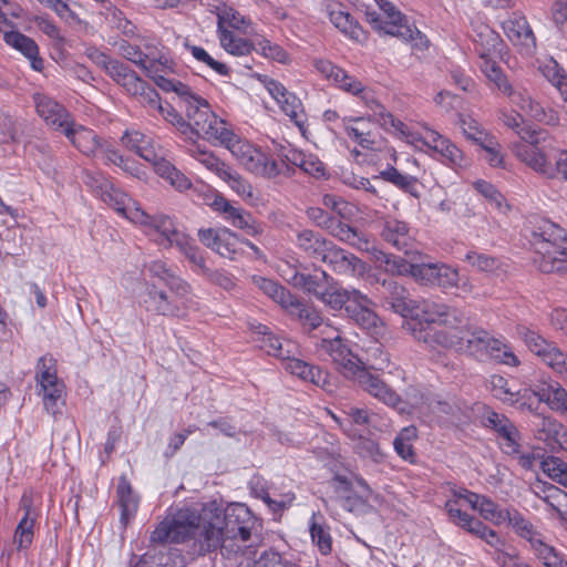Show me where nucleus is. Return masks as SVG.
Wrapping results in <instances>:
<instances>
[{"label": "nucleus", "instance_id": "11", "mask_svg": "<svg viewBox=\"0 0 567 567\" xmlns=\"http://www.w3.org/2000/svg\"><path fill=\"white\" fill-rule=\"evenodd\" d=\"M35 378L43 391L45 410L55 415L59 412V402H63L64 384L56 377L55 360L52 357L43 355L38 360Z\"/></svg>", "mask_w": 567, "mask_h": 567}, {"label": "nucleus", "instance_id": "17", "mask_svg": "<svg viewBox=\"0 0 567 567\" xmlns=\"http://www.w3.org/2000/svg\"><path fill=\"white\" fill-rule=\"evenodd\" d=\"M198 237L203 245L225 258L234 259L243 251L244 240L227 228L199 229Z\"/></svg>", "mask_w": 567, "mask_h": 567}, {"label": "nucleus", "instance_id": "20", "mask_svg": "<svg viewBox=\"0 0 567 567\" xmlns=\"http://www.w3.org/2000/svg\"><path fill=\"white\" fill-rule=\"evenodd\" d=\"M371 301L363 293H354L349 307L347 318L352 320L360 328L367 330L371 336L378 337L383 331V324L378 315L370 309Z\"/></svg>", "mask_w": 567, "mask_h": 567}, {"label": "nucleus", "instance_id": "64", "mask_svg": "<svg viewBox=\"0 0 567 567\" xmlns=\"http://www.w3.org/2000/svg\"><path fill=\"white\" fill-rule=\"evenodd\" d=\"M220 178L226 181L233 190H235L241 197H252V187L248 184L237 172L230 167L226 171V174Z\"/></svg>", "mask_w": 567, "mask_h": 567}, {"label": "nucleus", "instance_id": "5", "mask_svg": "<svg viewBox=\"0 0 567 567\" xmlns=\"http://www.w3.org/2000/svg\"><path fill=\"white\" fill-rule=\"evenodd\" d=\"M453 339V347L458 346L460 350H465L481 361L493 359L512 367L519 364V360L509 347L482 328L470 329L463 337Z\"/></svg>", "mask_w": 567, "mask_h": 567}, {"label": "nucleus", "instance_id": "2", "mask_svg": "<svg viewBox=\"0 0 567 567\" xmlns=\"http://www.w3.org/2000/svg\"><path fill=\"white\" fill-rule=\"evenodd\" d=\"M410 318L414 322H408L406 326L417 341L430 347L442 346L444 348H452L454 339L443 331L433 329L431 324L437 323L454 328L465 321V315L460 309L431 299L416 301Z\"/></svg>", "mask_w": 567, "mask_h": 567}, {"label": "nucleus", "instance_id": "1", "mask_svg": "<svg viewBox=\"0 0 567 567\" xmlns=\"http://www.w3.org/2000/svg\"><path fill=\"white\" fill-rule=\"evenodd\" d=\"M190 539L198 555L227 548L220 519H217L212 509L197 514L188 507L181 508L172 517L161 522L151 534V542L156 544H181Z\"/></svg>", "mask_w": 567, "mask_h": 567}, {"label": "nucleus", "instance_id": "29", "mask_svg": "<svg viewBox=\"0 0 567 567\" xmlns=\"http://www.w3.org/2000/svg\"><path fill=\"white\" fill-rule=\"evenodd\" d=\"M327 12L331 23L343 34L357 42H363L365 40L363 29L353 17L344 10L341 3L328 4Z\"/></svg>", "mask_w": 567, "mask_h": 567}, {"label": "nucleus", "instance_id": "9", "mask_svg": "<svg viewBox=\"0 0 567 567\" xmlns=\"http://www.w3.org/2000/svg\"><path fill=\"white\" fill-rule=\"evenodd\" d=\"M229 140V143L225 142L221 145L230 151L233 156L246 171L256 176L268 178L275 177L280 173L277 162L270 159L260 148L241 140L234 132Z\"/></svg>", "mask_w": 567, "mask_h": 567}, {"label": "nucleus", "instance_id": "35", "mask_svg": "<svg viewBox=\"0 0 567 567\" xmlns=\"http://www.w3.org/2000/svg\"><path fill=\"white\" fill-rule=\"evenodd\" d=\"M125 147L147 162H156L157 152L150 136L138 131H125L122 136Z\"/></svg>", "mask_w": 567, "mask_h": 567}, {"label": "nucleus", "instance_id": "22", "mask_svg": "<svg viewBox=\"0 0 567 567\" xmlns=\"http://www.w3.org/2000/svg\"><path fill=\"white\" fill-rule=\"evenodd\" d=\"M285 369L291 374L297 375L303 381L310 382L327 393H333L336 391V383L327 371H323L320 367L309 364L300 359L290 358L284 362Z\"/></svg>", "mask_w": 567, "mask_h": 567}, {"label": "nucleus", "instance_id": "4", "mask_svg": "<svg viewBox=\"0 0 567 567\" xmlns=\"http://www.w3.org/2000/svg\"><path fill=\"white\" fill-rule=\"evenodd\" d=\"M185 109L187 124L189 125L188 135L204 137L208 141H215L220 145L229 143L233 136V130L229 124L218 117L212 110L206 100L192 93L181 105Z\"/></svg>", "mask_w": 567, "mask_h": 567}, {"label": "nucleus", "instance_id": "56", "mask_svg": "<svg viewBox=\"0 0 567 567\" xmlns=\"http://www.w3.org/2000/svg\"><path fill=\"white\" fill-rule=\"evenodd\" d=\"M37 519L22 517L16 528L13 543L17 544L18 549L28 548L33 540V528Z\"/></svg>", "mask_w": 567, "mask_h": 567}, {"label": "nucleus", "instance_id": "40", "mask_svg": "<svg viewBox=\"0 0 567 567\" xmlns=\"http://www.w3.org/2000/svg\"><path fill=\"white\" fill-rule=\"evenodd\" d=\"M536 423L537 437L545 441L548 445L563 444L566 436L565 427L561 423L549 416H537Z\"/></svg>", "mask_w": 567, "mask_h": 567}, {"label": "nucleus", "instance_id": "57", "mask_svg": "<svg viewBox=\"0 0 567 567\" xmlns=\"http://www.w3.org/2000/svg\"><path fill=\"white\" fill-rule=\"evenodd\" d=\"M156 85L165 92H174L178 96L181 101V105L184 103L186 99L190 97L193 93L190 87L181 81L168 79L163 75H158L154 78Z\"/></svg>", "mask_w": 567, "mask_h": 567}, {"label": "nucleus", "instance_id": "19", "mask_svg": "<svg viewBox=\"0 0 567 567\" xmlns=\"http://www.w3.org/2000/svg\"><path fill=\"white\" fill-rule=\"evenodd\" d=\"M37 114L55 131L64 132L72 122L68 110L51 96L43 93L32 95Z\"/></svg>", "mask_w": 567, "mask_h": 567}, {"label": "nucleus", "instance_id": "8", "mask_svg": "<svg viewBox=\"0 0 567 567\" xmlns=\"http://www.w3.org/2000/svg\"><path fill=\"white\" fill-rule=\"evenodd\" d=\"M512 520L511 526L514 533L529 544V548L545 567H567V561L544 540V536L537 527L515 507H513Z\"/></svg>", "mask_w": 567, "mask_h": 567}, {"label": "nucleus", "instance_id": "14", "mask_svg": "<svg viewBox=\"0 0 567 567\" xmlns=\"http://www.w3.org/2000/svg\"><path fill=\"white\" fill-rule=\"evenodd\" d=\"M130 220L144 226L153 227L162 237L161 245L164 247H177L188 236L181 231L173 219L166 215L151 216L140 207L134 208Z\"/></svg>", "mask_w": 567, "mask_h": 567}, {"label": "nucleus", "instance_id": "55", "mask_svg": "<svg viewBox=\"0 0 567 567\" xmlns=\"http://www.w3.org/2000/svg\"><path fill=\"white\" fill-rule=\"evenodd\" d=\"M256 52L262 54L265 58L277 61L279 63H288V53L278 44L271 43L268 39L261 38L256 40Z\"/></svg>", "mask_w": 567, "mask_h": 567}, {"label": "nucleus", "instance_id": "32", "mask_svg": "<svg viewBox=\"0 0 567 567\" xmlns=\"http://www.w3.org/2000/svg\"><path fill=\"white\" fill-rule=\"evenodd\" d=\"M381 236L384 241L404 252L409 251L413 243L409 225L395 218L384 220Z\"/></svg>", "mask_w": 567, "mask_h": 567}, {"label": "nucleus", "instance_id": "53", "mask_svg": "<svg viewBox=\"0 0 567 567\" xmlns=\"http://www.w3.org/2000/svg\"><path fill=\"white\" fill-rule=\"evenodd\" d=\"M192 155L209 171L216 173L219 177L226 174L228 165L216 157L213 153L202 150L198 145L190 150Z\"/></svg>", "mask_w": 567, "mask_h": 567}, {"label": "nucleus", "instance_id": "63", "mask_svg": "<svg viewBox=\"0 0 567 567\" xmlns=\"http://www.w3.org/2000/svg\"><path fill=\"white\" fill-rule=\"evenodd\" d=\"M544 502L557 512L567 527V513L559 509L560 505L567 503V494L563 489L551 485L547 488V495L544 497Z\"/></svg>", "mask_w": 567, "mask_h": 567}, {"label": "nucleus", "instance_id": "52", "mask_svg": "<svg viewBox=\"0 0 567 567\" xmlns=\"http://www.w3.org/2000/svg\"><path fill=\"white\" fill-rule=\"evenodd\" d=\"M6 42L23 53L28 59L38 56L39 49L37 43L29 37L20 32H6Z\"/></svg>", "mask_w": 567, "mask_h": 567}, {"label": "nucleus", "instance_id": "10", "mask_svg": "<svg viewBox=\"0 0 567 567\" xmlns=\"http://www.w3.org/2000/svg\"><path fill=\"white\" fill-rule=\"evenodd\" d=\"M348 380L352 381L359 389L388 406L393 408L399 412H403L405 410L403 400L383 381L373 367H368L362 362Z\"/></svg>", "mask_w": 567, "mask_h": 567}, {"label": "nucleus", "instance_id": "7", "mask_svg": "<svg viewBox=\"0 0 567 567\" xmlns=\"http://www.w3.org/2000/svg\"><path fill=\"white\" fill-rule=\"evenodd\" d=\"M378 6L383 11L385 20L377 12H367V20L373 29L410 42L414 49L424 50L427 48L429 40L426 37L416 28L408 24L406 18L394 4L388 0H379Z\"/></svg>", "mask_w": 567, "mask_h": 567}, {"label": "nucleus", "instance_id": "46", "mask_svg": "<svg viewBox=\"0 0 567 567\" xmlns=\"http://www.w3.org/2000/svg\"><path fill=\"white\" fill-rule=\"evenodd\" d=\"M476 43L480 58L501 54L504 49V42L499 34L487 27L478 33Z\"/></svg>", "mask_w": 567, "mask_h": 567}, {"label": "nucleus", "instance_id": "25", "mask_svg": "<svg viewBox=\"0 0 567 567\" xmlns=\"http://www.w3.org/2000/svg\"><path fill=\"white\" fill-rule=\"evenodd\" d=\"M422 143L440 154L453 167L467 165L464 153L449 138L435 131L427 130L426 135L422 138Z\"/></svg>", "mask_w": 567, "mask_h": 567}, {"label": "nucleus", "instance_id": "26", "mask_svg": "<svg viewBox=\"0 0 567 567\" xmlns=\"http://www.w3.org/2000/svg\"><path fill=\"white\" fill-rule=\"evenodd\" d=\"M63 134L86 156H95L103 148L104 142H102L96 133L81 125L76 126L74 121L64 128Z\"/></svg>", "mask_w": 567, "mask_h": 567}, {"label": "nucleus", "instance_id": "28", "mask_svg": "<svg viewBox=\"0 0 567 567\" xmlns=\"http://www.w3.org/2000/svg\"><path fill=\"white\" fill-rule=\"evenodd\" d=\"M321 262L328 265V267L338 275L354 276L357 267L361 261L353 254L331 243Z\"/></svg>", "mask_w": 567, "mask_h": 567}, {"label": "nucleus", "instance_id": "49", "mask_svg": "<svg viewBox=\"0 0 567 567\" xmlns=\"http://www.w3.org/2000/svg\"><path fill=\"white\" fill-rule=\"evenodd\" d=\"M331 277L326 272H321V278L312 275L301 274L293 270L292 276L289 279V282L298 288L306 290L309 293L315 295L318 299H320V295L323 289H321V280H328Z\"/></svg>", "mask_w": 567, "mask_h": 567}, {"label": "nucleus", "instance_id": "24", "mask_svg": "<svg viewBox=\"0 0 567 567\" xmlns=\"http://www.w3.org/2000/svg\"><path fill=\"white\" fill-rule=\"evenodd\" d=\"M384 303L403 318L413 315L416 300L411 299L405 287L393 279H384L381 284Z\"/></svg>", "mask_w": 567, "mask_h": 567}, {"label": "nucleus", "instance_id": "39", "mask_svg": "<svg viewBox=\"0 0 567 567\" xmlns=\"http://www.w3.org/2000/svg\"><path fill=\"white\" fill-rule=\"evenodd\" d=\"M254 284L269 298L277 302L282 309L287 310L291 306L295 297L284 286L265 277L255 276L252 278Z\"/></svg>", "mask_w": 567, "mask_h": 567}, {"label": "nucleus", "instance_id": "6", "mask_svg": "<svg viewBox=\"0 0 567 567\" xmlns=\"http://www.w3.org/2000/svg\"><path fill=\"white\" fill-rule=\"evenodd\" d=\"M530 244L539 255L538 269L545 274V264L567 260V231L550 220L543 219L532 231Z\"/></svg>", "mask_w": 567, "mask_h": 567}, {"label": "nucleus", "instance_id": "54", "mask_svg": "<svg viewBox=\"0 0 567 567\" xmlns=\"http://www.w3.org/2000/svg\"><path fill=\"white\" fill-rule=\"evenodd\" d=\"M542 468L550 478L567 487V463L556 456L543 460Z\"/></svg>", "mask_w": 567, "mask_h": 567}, {"label": "nucleus", "instance_id": "21", "mask_svg": "<svg viewBox=\"0 0 567 567\" xmlns=\"http://www.w3.org/2000/svg\"><path fill=\"white\" fill-rule=\"evenodd\" d=\"M209 206L217 213L221 214L223 217L229 221L233 226L246 230L250 236H257L261 233V228L256 224L250 213L246 212L241 207H236L230 204L221 195H215Z\"/></svg>", "mask_w": 567, "mask_h": 567}, {"label": "nucleus", "instance_id": "42", "mask_svg": "<svg viewBox=\"0 0 567 567\" xmlns=\"http://www.w3.org/2000/svg\"><path fill=\"white\" fill-rule=\"evenodd\" d=\"M417 439V430L415 426L410 425L403 427L393 441L395 452L400 457L410 463L415 462V453L413 442Z\"/></svg>", "mask_w": 567, "mask_h": 567}, {"label": "nucleus", "instance_id": "34", "mask_svg": "<svg viewBox=\"0 0 567 567\" xmlns=\"http://www.w3.org/2000/svg\"><path fill=\"white\" fill-rule=\"evenodd\" d=\"M539 402H545L553 411L567 412V391L557 382L543 383L533 390Z\"/></svg>", "mask_w": 567, "mask_h": 567}, {"label": "nucleus", "instance_id": "58", "mask_svg": "<svg viewBox=\"0 0 567 567\" xmlns=\"http://www.w3.org/2000/svg\"><path fill=\"white\" fill-rule=\"evenodd\" d=\"M118 50L123 58L138 65L146 71L148 76H152L150 66L146 65L147 55L138 45L131 44L127 41H122L118 45Z\"/></svg>", "mask_w": 567, "mask_h": 567}, {"label": "nucleus", "instance_id": "3", "mask_svg": "<svg viewBox=\"0 0 567 567\" xmlns=\"http://www.w3.org/2000/svg\"><path fill=\"white\" fill-rule=\"evenodd\" d=\"M519 134L522 142L514 145V152L522 162L548 178L560 174L567 181V152L559 154L553 167L550 157L554 147L546 131L524 128Z\"/></svg>", "mask_w": 567, "mask_h": 567}, {"label": "nucleus", "instance_id": "13", "mask_svg": "<svg viewBox=\"0 0 567 567\" xmlns=\"http://www.w3.org/2000/svg\"><path fill=\"white\" fill-rule=\"evenodd\" d=\"M217 519H220V526L228 540H235L240 537L243 542L250 538V523L252 520L249 508L244 504H234L225 511L214 509Z\"/></svg>", "mask_w": 567, "mask_h": 567}, {"label": "nucleus", "instance_id": "62", "mask_svg": "<svg viewBox=\"0 0 567 567\" xmlns=\"http://www.w3.org/2000/svg\"><path fill=\"white\" fill-rule=\"evenodd\" d=\"M254 567H299L297 564L287 560L275 550H265L254 563Z\"/></svg>", "mask_w": 567, "mask_h": 567}, {"label": "nucleus", "instance_id": "23", "mask_svg": "<svg viewBox=\"0 0 567 567\" xmlns=\"http://www.w3.org/2000/svg\"><path fill=\"white\" fill-rule=\"evenodd\" d=\"M485 426L495 431L502 439L501 449L508 455L519 453L520 433L514 423L504 414L488 412L485 416Z\"/></svg>", "mask_w": 567, "mask_h": 567}, {"label": "nucleus", "instance_id": "36", "mask_svg": "<svg viewBox=\"0 0 567 567\" xmlns=\"http://www.w3.org/2000/svg\"><path fill=\"white\" fill-rule=\"evenodd\" d=\"M290 316L297 317L307 332H311L323 324L321 313L313 307L303 303L297 297L286 310Z\"/></svg>", "mask_w": 567, "mask_h": 567}, {"label": "nucleus", "instance_id": "60", "mask_svg": "<svg viewBox=\"0 0 567 567\" xmlns=\"http://www.w3.org/2000/svg\"><path fill=\"white\" fill-rule=\"evenodd\" d=\"M465 260L480 271H494L499 267L497 258L477 251H468Z\"/></svg>", "mask_w": 567, "mask_h": 567}, {"label": "nucleus", "instance_id": "16", "mask_svg": "<svg viewBox=\"0 0 567 567\" xmlns=\"http://www.w3.org/2000/svg\"><path fill=\"white\" fill-rule=\"evenodd\" d=\"M333 332L332 337L322 338L318 347L332 360L339 372L349 379L363 361L348 348L336 330Z\"/></svg>", "mask_w": 567, "mask_h": 567}, {"label": "nucleus", "instance_id": "37", "mask_svg": "<svg viewBox=\"0 0 567 567\" xmlns=\"http://www.w3.org/2000/svg\"><path fill=\"white\" fill-rule=\"evenodd\" d=\"M218 32L221 47L233 55H246L256 49V41L250 42L238 38L234 32L224 28V18L218 16Z\"/></svg>", "mask_w": 567, "mask_h": 567}, {"label": "nucleus", "instance_id": "41", "mask_svg": "<svg viewBox=\"0 0 567 567\" xmlns=\"http://www.w3.org/2000/svg\"><path fill=\"white\" fill-rule=\"evenodd\" d=\"M25 121L7 111L0 112V142H19L23 134Z\"/></svg>", "mask_w": 567, "mask_h": 567}, {"label": "nucleus", "instance_id": "30", "mask_svg": "<svg viewBox=\"0 0 567 567\" xmlns=\"http://www.w3.org/2000/svg\"><path fill=\"white\" fill-rule=\"evenodd\" d=\"M327 12L331 23L343 34L357 42H363L365 40L363 29L353 17L344 10L341 3L328 4Z\"/></svg>", "mask_w": 567, "mask_h": 567}, {"label": "nucleus", "instance_id": "18", "mask_svg": "<svg viewBox=\"0 0 567 567\" xmlns=\"http://www.w3.org/2000/svg\"><path fill=\"white\" fill-rule=\"evenodd\" d=\"M415 281L425 286H436L442 289H452L460 280L458 271L444 264H416L414 268Z\"/></svg>", "mask_w": 567, "mask_h": 567}, {"label": "nucleus", "instance_id": "12", "mask_svg": "<svg viewBox=\"0 0 567 567\" xmlns=\"http://www.w3.org/2000/svg\"><path fill=\"white\" fill-rule=\"evenodd\" d=\"M518 333L527 348L544 363L558 373H564L567 364V353L563 352L554 342L546 340L538 332L526 327L518 328Z\"/></svg>", "mask_w": 567, "mask_h": 567}, {"label": "nucleus", "instance_id": "43", "mask_svg": "<svg viewBox=\"0 0 567 567\" xmlns=\"http://www.w3.org/2000/svg\"><path fill=\"white\" fill-rule=\"evenodd\" d=\"M99 196L105 204L130 219V215L135 208L133 207L135 203L124 192L112 184V189L107 187Z\"/></svg>", "mask_w": 567, "mask_h": 567}, {"label": "nucleus", "instance_id": "33", "mask_svg": "<svg viewBox=\"0 0 567 567\" xmlns=\"http://www.w3.org/2000/svg\"><path fill=\"white\" fill-rule=\"evenodd\" d=\"M331 243V240L311 229H303L296 236V245L299 250L306 257L318 261H321Z\"/></svg>", "mask_w": 567, "mask_h": 567}, {"label": "nucleus", "instance_id": "51", "mask_svg": "<svg viewBox=\"0 0 567 567\" xmlns=\"http://www.w3.org/2000/svg\"><path fill=\"white\" fill-rule=\"evenodd\" d=\"M280 109L286 115L299 127L302 128L305 123V113L301 101L293 93L289 92L279 103Z\"/></svg>", "mask_w": 567, "mask_h": 567}, {"label": "nucleus", "instance_id": "15", "mask_svg": "<svg viewBox=\"0 0 567 567\" xmlns=\"http://www.w3.org/2000/svg\"><path fill=\"white\" fill-rule=\"evenodd\" d=\"M333 332L332 337L322 338L318 347L332 360L339 372L349 379L363 361L348 348L336 330Z\"/></svg>", "mask_w": 567, "mask_h": 567}, {"label": "nucleus", "instance_id": "48", "mask_svg": "<svg viewBox=\"0 0 567 567\" xmlns=\"http://www.w3.org/2000/svg\"><path fill=\"white\" fill-rule=\"evenodd\" d=\"M256 333L260 336L258 339L259 348L264 350L268 355L281 359L284 362L286 359H288L289 351H284V347L279 338L269 332L267 326L258 324Z\"/></svg>", "mask_w": 567, "mask_h": 567}, {"label": "nucleus", "instance_id": "59", "mask_svg": "<svg viewBox=\"0 0 567 567\" xmlns=\"http://www.w3.org/2000/svg\"><path fill=\"white\" fill-rule=\"evenodd\" d=\"M310 535L312 542L317 545L322 555H328L331 553L332 539L328 528L313 520L310 525Z\"/></svg>", "mask_w": 567, "mask_h": 567}, {"label": "nucleus", "instance_id": "61", "mask_svg": "<svg viewBox=\"0 0 567 567\" xmlns=\"http://www.w3.org/2000/svg\"><path fill=\"white\" fill-rule=\"evenodd\" d=\"M334 493L337 494L338 498L341 499L342 506L349 511H351V495L352 492V482L343 476V475H336L331 482H330Z\"/></svg>", "mask_w": 567, "mask_h": 567}, {"label": "nucleus", "instance_id": "47", "mask_svg": "<svg viewBox=\"0 0 567 567\" xmlns=\"http://www.w3.org/2000/svg\"><path fill=\"white\" fill-rule=\"evenodd\" d=\"M176 248L185 256L189 264H192L193 270L196 274L205 276L206 272H208L209 268L206 266L203 252L193 238L187 236L182 241L181 246Z\"/></svg>", "mask_w": 567, "mask_h": 567}, {"label": "nucleus", "instance_id": "31", "mask_svg": "<svg viewBox=\"0 0 567 567\" xmlns=\"http://www.w3.org/2000/svg\"><path fill=\"white\" fill-rule=\"evenodd\" d=\"M503 30L506 37L516 45H523L527 49L535 48L536 38L527 19L514 12L513 16L503 22Z\"/></svg>", "mask_w": 567, "mask_h": 567}, {"label": "nucleus", "instance_id": "50", "mask_svg": "<svg viewBox=\"0 0 567 567\" xmlns=\"http://www.w3.org/2000/svg\"><path fill=\"white\" fill-rule=\"evenodd\" d=\"M377 259L384 262L386 271L392 275L414 276V268L416 264L410 262L402 257L378 251Z\"/></svg>", "mask_w": 567, "mask_h": 567}, {"label": "nucleus", "instance_id": "45", "mask_svg": "<svg viewBox=\"0 0 567 567\" xmlns=\"http://www.w3.org/2000/svg\"><path fill=\"white\" fill-rule=\"evenodd\" d=\"M374 178H381L389 182L400 189L411 194L414 197H419L417 192V179L410 175L400 173L395 167L389 166L388 168L380 172L379 176Z\"/></svg>", "mask_w": 567, "mask_h": 567}, {"label": "nucleus", "instance_id": "27", "mask_svg": "<svg viewBox=\"0 0 567 567\" xmlns=\"http://www.w3.org/2000/svg\"><path fill=\"white\" fill-rule=\"evenodd\" d=\"M143 303L147 310L161 316L177 317L182 310L179 301L173 295L157 289L155 285L147 288Z\"/></svg>", "mask_w": 567, "mask_h": 567}, {"label": "nucleus", "instance_id": "44", "mask_svg": "<svg viewBox=\"0 0 567 567\" xmlns=\"http://www.w3.org/2000/svg\"><path fill=\"white\" fill-rule=\"evenodd\" d=\"M354 293H360V291L355 289L347 290L342 288H327L323 289L319 300L334 311L343 309L347 313V307L350 306L354 298Z\"/></svg>", "mask_w": 567, "mask_h": 567}, {"label": "nucleus", "instance_id": "38", "mask_svg": "<svg viewBox=\"0 0 567 567\" xmlns=\"http://www.w3.org/2000/svg\"><path fill=\"white\" fill-rule=\"evenodd\" d=\"M116 493L121 508V523L126 526L137 512L138 497L133 493L130 483L125 478H121Z\"/></svg>", "mask_w": 567, "mask_h": 567}]
</instances>
